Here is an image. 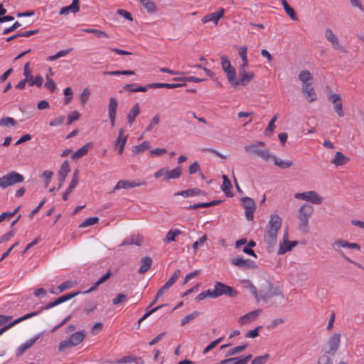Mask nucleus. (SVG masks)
I'll list each match as a JSON object with an SVG mask.
<instances>
[{"label": "nucleus", "instance_id": "12", "mask_svg": "<svg viewBox=\"0 0 364 364\" xmlns=\"http://www.w3.org/2000/svg\"><path fill=\"white\" fill-rule=\"evenodd\" d=\"M325 37L326 40L331 43L332 47L342 53H346V50L339 43L337 36L333 33L331 28H326L325 31Z\"/></svg>", "mask_w": 364, "mask_h": 364}, {"label": "nucleus", "instance_id": "15", "mask_svg": "<svg viewBox=\"0 0 364 364\" xmlns=\"http://www.w3.org/2000/svg\"><path fill=\"white\" fill-rule=\"evenodd\" d=\"M240 78L235 83V85L245 86L248 84L254 77L255 75L252 72L247 73L245 70H239Z\"/></svg>", "mask_w": 364, "mask_h": 364}, {"label": "nucleus", "instance_id": "11", "mask_svg": "<svg viewBox=\"0 0 364 364\" xmlns=\"http://www.w3.org/2000/svg\"><path fill=\"white\" fill-rule=\"evenodd\" d=\"M81 291H74L69 294H64L58 299H56L55 301L48 303L46 306H42L41 310H47L50 309L51 308H53L54 306H56L63 302H65L75 296H77L78 294H81Z\"/></svg>", "mask_w": 364, "mask_h": 364}, {"label": "nucleus", "instance_id": "46", "mask_svg": "<svg viewBox=\"0 0 364 364\" xmlns=\"http://www.w3.org/2000/svg\"><path fill=\"white\" fill-rule=\"evenodd\" d=\"M99 221L98 217H91L85 219L80 225V228H85L92 225L97 223Z\"/></svg>", "mask_w": 364, "mask_h": 364}, {"label": "nucleus", "instance_id": "51", "mask_svg": "<svg viewBox=\"0 0 364 364\" xmlns=\"http://www.w3.org/2000/svg\"><path fill=\"white\" fill-rule=\"evenodd\" d=\"M167 304H162V305H159L155 308H153L152 309H151L150 311H147L139 321H138V323L139 325L144 321L145 320L146 318H147L150 315H151L152 314H154V312H156L157 310L164 307V306H166Z\"/></svg>", "mask_w": 364, "mask_h": 364}, {"label": "nucleus", "instance_id": "18", "mask_svg": "<svg viewBox=\"0 0 364 364\" xmlns=\"http://www.w3.org/2000/svg\"><path fill=\"white\" fill-rule=\"evenodd\" d=\"M301 89L303 93L306 97V100L309 102H313L316 100V92L314 87L312 86L311 82L309 84L302 85Z\"/></svg>", "mask_w": 364, "mask_h": 364}, {"label": "nucleus", "instance_id": "62", "mask_svg": "<svg viewBox=\"0 0 364 364\" xmlns=\"http://www.w3.org/2000/svg\"><path fill=\"white\" fill-rule=\"evenodd\" d=\"M90 95V92L87 87L85 88L80 95V102L82 105H85Z\"/></svg>", "mask_w": 364, "mask_h": 364}, {"label": "nucleus", "instance_id": "17", "mask_svg": "<svg viewBox=\"0 0 364 364\" xmlns=\"http://www.w3.org/2000/svg\"><path fill=\"white\" fill-rule=\"evenodd\" d=\"M42 335V333H39L35 336L33 338H31L30 340L27 341L26 343L21 344L16 350V355H21L26 350L30 348L36 343V341L41 338Z\"/></svg>", "mask_w": 364, "mask_h": 364}, {"label": "nucleus", "instance_id": "45", "mask_svg": "<svg viewBox=\"0 0 364 364\" xmlns=\"http://www.w3.org/2000/svg\"><path fill=\"white\" fill-rule=\"evenodd\" d=\"M16 124V121L12 117H6L0 119V126L15 127Z\"/></svg>", "mask_w": 364, "mask_h": 364}, {"label": "nucleus", "instance_id": "34", "mask_svg": "<svg viewBox=\"0 0 364 364\" xmlns=\"http://www.w3.org/2000/svg\"><path fill=\"white\" fill-rule=\"evenodd\" d=\"M140 112V107L138 103L135 104L129 110L127 114V120L129 124H132L135 121L136 116Z\"/></svg>", "mask_w": 364, "mask_h": 364}, {"label": "nucleus", "instance_id": "8", "mask_svg": "<svg viewBox=\"0 0 364 364\" xmlns=\"http://www.w3.org/2000/svg\"><path fill=\"white\" fill-rule=\"evenodd\" d=\"M243 208L245 209V216L247 220L252 221L254 218V212L256 209V205L254 200L250 197H243L241 198Z\"/></svg>", "mask_w": 364, "mask_h": 364}, {"label": "nucleus", "instance_id": "23", "mask_svg": "<svg viewBox=\"0 0 364 364\" xmlns=\"http://www.w3.org/2000/svg\"><path fill=\"white\" fill-rule=\"evenodd\" d=\"M141 266L138 270V272L141 274H145L151 267L152 264V259L146 256L141 258L140 261Z\"/></svg>", "mask_w": 364, "mask_h": 364}, {"label": "nucleus", "instance_id": "1", "mask_svg": "<svg viewBox=\"0 0 364 364\" xmlns=\"http://www.w3.org/2000/svg\"><path fill=\"white\" fill-rule=\"evenodd\" d=\"M313 211V206L307 203L302 205L299 209L298 218L299 223L298 229L303 233H306L309 231V219Z\"/></svg>", "mask_w": 364, "mask_h": 364}, {"label": "nucleus", "instance_id": "35", "mask_svg": "<svg viewBox=\"0 0 364 364\" xmlns=\"http://www.w3.org/2000/svg\"><path fill=\"white\" fill-rule=\"evenodd\" d=\"M181 175H182L181 167L179 166H177L176 168L172 169L171 171H169L168 169L167 177H164L163 180L166 181L170 179H176V178H180Z\"/></svg>", "mask_w": 364, "mask_h": 364}, {"label": "nucleus", "instance_id": "2", "mask_svg": "<svg viewBox=\"0 0 364 364\" xmlns=\"http://www.w3.org/2000/svg\"><path fill=\"white\" fill-rule=\"evenodd\" d=\"M259 296L265 303L274 297L279 296L281 300H284V296L280 289L277 287H273L270 283L265 282L259 289Z\"/></svg>", "mask_w": 364, "mask_h": 364}, {"label": "nucleus", "instance_id": "5", "mask_svg": "<svg viewBox=\"0 0 364 364\" xmlns=\"http://www.w3.org/2000/svg\"><path fill=\"white\" fill-rule=\"evenodd\" d=\"M281 225L282 218L278 215H272L264 235H277Z\"/></svg>", "mask_w": 364, "mask_h": 364}, {"label": "nucleus", "instance_id": "50", "mask_svg": "<svg viewBox=\"0 0 364 364\" xmlns=\"http://www.w3.org/2000/svg\"><path fill=\"white\" fill-rule=\"evenodd\" d=\"M333 247L339 253L341 250L336 249V247L350 248V242L344 240H338L333 242Z\"/></svg>", "mask_w": 364, "mask_h": 364}, {"label": "nucleus", "instance_id": "48", "mask_svg": "<svg viewBox=\"0 0 364 364\" xmlns=\"http://www.w3.org/2000/svg\"><path fill=\"white\" fill-rule=\"evenodd\" d=\"M82 31L86 33H88L95 34L96 36H97L100 38H101V37L108 38L109 37L106 32L100 31V30H97V29L85 28V29H83Z\"/></svg>", "mask_w": 364, "mask_h": 364}, {"label": "nucleus", "instance_id": "57", "mask_svg": "<svg viewBox=\"0 0 364 364\" xmlns=\"http://www.w3.org/2000/svg\"><path fill=\"white\" fill-rule=\"evenodd\" d=\"M45 87L50 92H53L56 89V85L53 79L50 78L48 75H46V82Z\"/></svg>", "mask_w": 364, "mask_h": 364}, {"label": "nucleus", "instance_id": "53", "mask_svg": "<svg viewBox=\"0 0 364 364\" xmlns=\"http://www.w3.org/2000/svg\"><path fill=\"white\" fill-rule=\"evenodd\" d=\"M226 74H227L228 80L231 83V85L232 86H236L235 85V83L237 82V80H235V77H236L235 69L234 68H232V69L228 70L226 72Z\"/></svg>", "mask_w": 364, "mask_h": 364}, {"label": "nucleus", "instance_id": "13", "mask_svg": "<svg viewBox=\"0 0 364 364\" xmlns=\"http://www.w3.org/2000/svg\"><path fill=\"white\" fill-rule=\"evenodd\" d=\"M329 101L333 104V109L337 113L338 117H343L344 112L343 110L342 100L340 95L334 93L328 97Z\"/></svg>", "mask_w": 364, "mask_h": 364}, {"label": "nucleus", "instance_id": "58", "mask_svg": "<svg viewBox=\"0 0 364 364\" xmlns=\"http://www.w3.org/2000/svg\"><path fill=\"white\" fill-rule=\"evenodd\" d=\"M221 64L223 70L226 73L228 70L232 69L233 67L231 65L228 57L223 55L221 57Z\"/></svg>", "mask_w": 364, "mask_h": 364}, {"label": "nucleus", "instance_id": "6", "mask_svg": "<svg viewBox=\"0 0 364 364\" xmlns=\"http://www.w3.org/2000/svg\"><path fill=\"white\" fill-rule=\"evenodd\" d=\"M294 197L297 199L304 200L314 204H321L323 200L321 196L314 191L297 193L294 195Z\"/></svg>", "mask_w": 364, "mask_h": 364}, {"label": "nucleus", "instance_id": "37", "mask_svg": "<svg viewBox=\"0 0 364 364\" xmlns=\"http://www.w3.org/2000/svg\"><path fill=\"white\" fill-rule=\"evenodd\" d=\"M245 284V287L248 288L252 296L255 297L257 302L259 301V294L257 292V288L253 285V284L248 279L245 280L243 282Z\"/></svg>", "mask_w": 364, "mask_h": 364}, {"label": "nucleus", "instance_id": "38", "mask_svg": "<svg viewBox=\"0 0 364 364\" xmlns=\"http://www.w3.org/2000/svg\"><path fill=\"white\" fill-rule=\"evenodd\" d=\"M183 232L175 229L173 230H170L167 232L166 237L164 239V242H173L176 240V237L182 234Z\"/></svg>", "mask_w": 364, "mask_h": 364}, {"label": "nucleus", "instance_id": "55", "mask_svg": "<svg viewBox=\"0 0 364 364\" xmlns=\"http://www.w3.org/2000/svg\"><path fill=\"white\" fill-rule=\"evenodd\" d=\"M224 337H221V338H219L218 339H216L215 341L211 342L207 347H205L203 351V354H206L208 352H209L210 350H213L214 348H215V346L219 344L220 343L222 342V341L223 340Z\"/></svg>", "mask_w": 364, "mask_h": 364}, {"label": "nucleus", "instance_id": "61", "mask_svg": "<svg viewBox=\"0 0 364 364\" xmlns=\"http://www.w3.org/2000/svg\"><path fill=\"white\" fill-rule=\"evenodd\" d=\"M127 299V295L123 293L118 294L117 296L112 299V304L114 305L119 304L124 302Z\"/></svg>", "mask_w": 364, "mask_h": 364}, {"label": "nucleus", "instance_id": "25", "mask_svg": "<svg viewBox=\"0 0 364 364\" xmlns=\"http://www.w3.org/2000/svg\"><path fill=\"white\" fill-rule=\"evenodd\" d=\"M92 146L93 144L92 142L87 143L72 155V159L73 160H77L85 156L87 154L89 149L92 147Z\"/></svg>", "mask_w": 364, "mask_h": 364}, {"label": "nucleus", "instance_id": "19", "mask_svg": "<svg viewBox=\"0 0 364 364\" xmlns=\"http://www.w3.org/2000/svg\"><path fill=\"white\" fill-rule=\"evenodd\" d=\"M262 312L261 309L254 310L241 317H240L238 321L240 324L244 325L249 322L253 321L257 319L259 314Z\"/></svg>", "mask_w": 364, "mask_h": 364}, {"label": "nucleus", "instance_id": "44", "mask_svg": "<svg viewBox=\"0 0 364 364\" xmlns=\"http://www.w3.org/2000/svg\"><path fill=\"white\" fill-rule=\"evenodd\" d=\"M200 314L199 311H195L193 313L186 316L182 320L181 325L182 326H185L186 323H189L191 321L196 318L197 316H198Z\"/></svg>", "mask_w": 364, "mask_h": 364}, {"label": "nucleus", "instance_id": "40", "mask_svg": "<svg viewBox=\"0 0 364 364\" xmlns=\"http://www.w3.org/2000/svg\"><path fill=\"white\" fill-rule=\"evenodd\" d=\"M248 346V344L247 343H245V344H243V345H241V346H235L231 349H230L225 356L226 357H229V356H231V355H233L235 354H237L243 350H245Z\"/></svg>", "mask_w": 364, "mask_h": 364}, {"label": "nucleus", "instance_id": "29", "mask_svg": "<svg viewBox=\"0 0 364 364\" xmlns=\"http://www.w3.org/2000/svg\"><path fill=\"white\" fill-rule=\"evenodd\" d=\"M123 134H124V129H121L119 131L118 137L115 141V145L117 146H119V154H122L123 153L124 145H125V144L127 142V135L125 136H123Z\"/></svg>", "mask_w": 364, "mask_h": 364}, {"label": "nucleus", "instance_id": "24", "mask_svg": "<svg viewBox=\"0 0 364 364\" xmlns=\"http://www.w3.org/2000/svg\"><path fill=\"white\" fill-rule=\"evenodd\" d=\"M298 244L297 241H283L282 243L279 244V248L278 250L279 255H284L287 252L291 251V249Z\"/></svg>", "mask_w": 364, "mask_h": 364}, {"label": "nucleus", "instance_id": "3", "mask_svg": "<svg viewBox=\"0 0 364 364\" xmlns=\"http://www.w3.org/2000/svg\"><path fill=\"white\" fill-rule=\"evenodd\" d=\"M259 146H264L265 144L263 141H257L255 144L245 146V150L250 154L256 155L267 161L270 158L269 149H259Z\"/></svg>", "mask_w": 364, "mask_h": 364}, {"label": "nucleus", "instance_id": "21", "mask_svg": "<svg viewBox=\"0 0 364 364\" xmlns=\"http://www.w3.org/2000/svg\"><path fill=\"white\" fill-rule=\"evenodd\" d=\"M175 196H181L183 197L193 196H205V193L199 188H190L175 193Z\"/></svg>", "mask_w": 364, "mask_h": 364}, {"label": "nucleus", "instance_id": "28", "mask_svg": "<svg viewBox=\"0 0 364 364\" xmlns=\"http://www.w3.org/2000/svg\"><path fill=\"white\" fill-rule=\"evenodd\" d=\"M111 275L112 272L111 270H109L105 275H103L100 279H99L93 286H92L89 289L83 291L82 294H88L95 291L100 284H103L105 281L109 279Z\"/></svg>", "mask_w": 364, "mask_h": 364}, {"label": "nucleus", "instance_id": "52", "mask_svg": "<svg viewBox=\"0 0 364 364\" xmlns=\"http://www.w3.org/2000/svg\"><path fill=\"white\" fill-rule=\"evenodd\" d=\"M143 6L146 9L148 13L154 14L156 12L157 9L155 3L151 1H146Z\"/></svg>", "mask_w": 364, "mask_h": 364}, {"label": "nucleus", "instance_id": "30", "mask_svg": "<svg viewBox=\"0 0 364 364\" xmlns=\"http://www.w3.org/2000/svg\"><path fill=\"white\" fill-rule=\"evenodd\" d=\"M86 336V332L85 331H80L73 333L70 337V343L73 344L74 346L80 344L85 339Z\"/></svg>", "mask_w": 364, "mask_h": 364}, {"label": "nucleus", "instance_id": "43", "mask_svg": "<svg viewBox=\"0 0 364 364\" xmlns=\"http://www.w3.org/2000/svg\"><path fill=\"white\" fill-rule=\"evenodd\" d=\"M43 310H41V308L40 309L39 311H33V312H31V313H28L20 318H18V319H16L14 320V321H12V323H14V326L18 323L19 322L21 321H23L26 319H28V318H30L31 317H33L35 316H37L38 314H39Z\"/></svg>", "mask_w": 364, "mask_h": 364}, {"label": "nucleus", "instance_id": "20", "mask_svg": "<svg viewBox=\"0 0 364 364\" xmlns=\"http://www.w3.org/2000/svg\"><path fill=\"white\" fill-rule=\"evenodd\" d=\"M80 0H73L72 4L68 6L61 8L59 11L60 15H67L70 12L75 14L80 11Z\"/></svg>", "mask_w": 364, "mask_h": 364}, {"label": "nucleus", "instance_id": "14", "mask_svg": "<svg viewBox=\"0 0 364 364\" xmlns=\"http://www.w3.org/2000/svg\"><path fill=\"white\" fill-rule=\"evenodd\" d=\"M118 102L114 97H110L108 105V114L112 127L114 126Z\"/></svg>", "mask_w": 364, "mask_h": 364}, {"label": "nucleus", "instance_id": "22", "mask_svg": "<svg viewBox=\"0 0 364 364\" xmlns=\"http://www.w3.org/2000/svg\"><path fill=\"white\" fill-rule=\"evenodd\" d=\"M140 184L136 183L135 181H129L126 180H121L117 182L116 186L114 188V190L112 192L116 191L117 190L119 189H129L131 188L139 186Z\"/></svg>", "mask_w": 364, "mask_h": 364}, {"label": "nucleus", "instance_id": "54", "mask_svg": "<svg viewBox=\"0 0 364 364\" xmlns=\"http://www.w3.org/2000/svg\"><path fill=\"white\" fill-rule=\"evenodd\" d=\"M181 274V270L176 269L169 279L165 283L169 287H171L179 278Z\"/></svg>", "mask_w": 364, "mask_h": 364}, {"label": "nucleus", "instance_id": "26", "mask_svg": "<svg viewBox=\"0 0 364 364\" xmlns=\"http://www.w3.org/2000/svg\"><path fill=\"white\" fill-rule=\"evenodd\" d=\"M350 161L349 158L346 156L342 152L338 151L335 158L331 161V164L336 166H340L346 164Z\"/></svg>", "mask_w": 364, "mask_h": 364}, {"label": "nucleus", "instance_id": "42", "mask_svg": "<svg viewBox=\"0 0 364 364\" xmlns=\"http://www.w3.org/2000/svg\"><path fill=\"white\" fill-rule=\"evenodd\" d=\"M70 171V164L67 160H65L62 164V165L60 168V170L58 171V176H61L66 178L67 175L68 174V173Z\"/></svg>", "mask_w": 364, "mask_h": 364}, {"label": "nucleus", "instance_id": "32", "mask_svg": "<svg viewBox=\"0 0 364 364\" xmlns=\"http://www.w3.org/2000/svg\"><path fill=\"white\" fill-rule=\"evenodd\" d=\"M143 242V237L139 235L136 236H132L131 237H127L124 240L120 246L136 245L140 246Z\"/></svg>", "mask_w": 364, "mask_h": 364}, {"label": "nucleus", "instance_id": "7", "mask_svg": "<svg viewBox=\"0 0 364 364\" xmlns=\"http://www.w3.org/2000/svg\"><path fill=\"white\" fill-rule=\"evenodd\" d=\"M215 287L218 297L223 295L228 296L230 297H235L237 295V291L235 289L222 282H217Z\"/></svg>", "mask_w": 364, "mask_h": 364}, {"label": "nucleus", "instance_id": "39", "mask_svg": "<svg viewBox=\"0 0 364 364\" xmlns=\"http://www.w3.org/2000/svg\"><path fill=\"white\" fill-rule=\"evenodd\" d=\"M299 79L302 82V85L309 84L308 81L312 80L313 77L308 70H302L299 75Z\"/></svg>", "mask_w": 364, "mask_h": 364}, {"label": "nucleus", "instance_id": "60", "mask_svg": "<svg viewBox=\"0 0 364 364\" xmlns=\"http://www.w3.org/2000/svg\"><path fill=\"white\" fill-rule=\"evenodd\" d=\"M269 355L265 354L261 356L255 357L251 364H264L266 361L269 359Z\"/></svg>", "mask_w": 364, "mask_h": 364}, {"label": "nucleus", "instance_id": "49", "mask_svg": "<svg viewBox=\"0 0 364 364\" xmlns=\"http://www.w3.org/2000/svg\"><path fill=\"white\" fill-rule=\"evenodd\" d=\"M173 80L176 81H188V82H200L205 80V79H201L196 77H175Z\"/></svg>", "mask_w": 364, "mask_h": 364}, {"label": "nucleus", "instance_id": "47", "mask_svg": "<svg viewBox=\"0 0 364 364\" xmlns=\"http://www.w3.org/2000/svg\"><path fill=\"white\" fill-rule=\"evenodd\" d=\"M160 122V116L159 114H156L154 116L150 123L146 127L145 132H150L156 125L159 124Z\"/></svg>", "mask_w": 364, "mask_h": 364}, {"label": "nucleus", "instance_id": "10", "mask_svg": "<svg viewBox=\"0 0 364 364\" xmlns=\"http://www.w3.org/2000/svg\"><path fill=\"white\" fill-rule=\"evenodd\" d=\"M230 262L233 265L244 269H255L257 268L256 263L250 259L236 257L232 258Z\"/></svg>", "mask_w": 364, "mask_h": 364}, {"label": "nucleus", "instance_id": "64", "mask_svg": "<svg viewBox=\"0 0 364 364\" xmlns=\"http://www.w3.org/2000/svg\"><path fill=\"white\" fill-rule=\"evenodd\" d=\"M74 285V282L72 281H66L58 287L59 292H63L66 289H70Z\"/></svg>", "mask_w": 364, "mask_h": 364}, {"label": "nucleus", "instance_id": "9", "mask_svg": "<svg viewBox=\"0 0 364 364\" xmlns=\"http://www.w3.org/2000/svg\"><path fill=\"white\" fill-rule=\"evenodd\" d=\"M341 336L340 333L333 334L327 341L328 349L326 351V354L334 355L339 348Z\"/></svg>", "mask_w": 364, "mask_h": 364}, {"label": "nucleus", "instance_id": "36", "mask_svg": "<svg viewBox=\"0 0 364 364\" xmlns=\"http://www.w3.org/2000/svg\"><path fill=\"white\" fill-rule=\"evenodd\" d=\"M282 1V4L284 6V9L285 10V11L287 12V14L289 16V17L294 20V21H297L298 20V17L296 16V12L294 11V10L289 5V4L287 3V0H281Z\"/></svg>", "mask_w": 364, "mask_h": 364}, {"label": "nucleus", "instance_id": "63", "mask_svg": "<svg viewBox=\"0 0 364 364\" xmlns=\"http://www.w3.org/2000/svg\"><path fill=\"white\" fill-rule=\"evenodd\" d=\"M262 328V326H257L255 329L246 333L245 337L255 338L259 336V331Z\"/></svg>", "mask_w": 364, "mask_h": 364}, {"label": "nucleus", "instance_id": "56", "mask_svg": "<svg viewBox=\"0 0 364 364\" xmlns=\"http://www.w3.org/2000/svg\"><path fill=\"white\" fill-rule=\"evenodd\" d=\"M333 363V360L328 354H323L318 357L317 364H331Z\"/></svg>", "mask_w": 364, "mask_h": 364}, {"label": "nucleus", "instance_id": "33", "mask_svg": "<svg viewBox=\"0 0 364 364\" xmlns=\"http://www.w3.org/2000/svg\"><path fill=\"white\" fill-rule=\"evenodd\" d=\"M223 182L221 186V188L225 195L228 197L233 196L232 193L230 191V188H232V183L226 175H223L222 176Z\"/></svg>", "mask_w": 364, "mask_h": 364}, {"label": "nucleus", "instance_id": "4", "mask_svg": "<svg viewBox=\"0 0 364 364\" xmlns=\"http://www.w3.org/2000/svg\"><path fill=\"white\" fill-rule=\"evenodd\" d=\"M23 180V175L13 171L0 178V188L4 189L16 183H21Z\"/></svg>", "mask_w": 364, "mask_h": 364}, {"label": "nucleus", "instance_id": "41", "mask_svg": "<svg viewBox=\"0 0 364 364\" xmlns=\"http://www.w3.org/2000/svg\"><path fill=\"white\" fill-rule=\"evenodd\" d=\"M149 142L148 141H144L141 144L135 146L133 149V152L134 154H138L141 152H144V151L149 149Z\"/></svg>", "mask_w": 364, "mask_h": 364}, {"label": "nucleus", "instance_id": "27", "mask_svg": "<svg viewBox=\"0 0 364 364\" xmlns=\"http://www.w3.org/2000/svg\"><path fill=\"white\" fill-rule=\"evenodd\" d=\"M270 158L274 161V165L281 168H288L293 165V161L290 160H282L275 155L270 154Z\"/></svg>", "mask_w": 364, "mask_h": 364}, {"label": "nucleus", "instance_id": "16", "mask_svg": "<svg viewBox=\"0 0 364 364\" xmlns=\"http://www.w3.org/2000/svg\"><path fill=\"white\" fill-rule=\"evenodd\" d=\"M225 14V9H220L219 11L208 14L202 18V22L203 23H208L210 21H212L214 23L215 25H217L218 23V21L224 16Z\"/></svg>", "mask_w": 364, "mask_h": 364}, {"label": "nucleus", "instance_id": "59", "mask_svg": "<svg viewBox=\"0 0 364 364\" xmlns=\"http://www.w3.org/2000/svg\"><path fill=\"white\" fill-rule=\"evenodd\" d=\"M73 346H74L72 343H70V340L69 338L68 340H64V341H62L60 342L59 346H58V350L60 351H64L66 349L71 348Z\"/></svg>", "mask_w": 364, "mask_h": 364}, {"label": "nucleus", "instance_id": "31", "mask_svg": "<svg viewBox=\"0 0 364 364\" xmlns=\"http://www.w3.org/2000/svg\"><path fill=\"white\" fill-rule=\"evenodd\" d=\"M264 240L267 245L268 252H272L277 241V235H264Z\"/></svg>", "mask_w": 364, "mask_h": 364}]
</instances>
